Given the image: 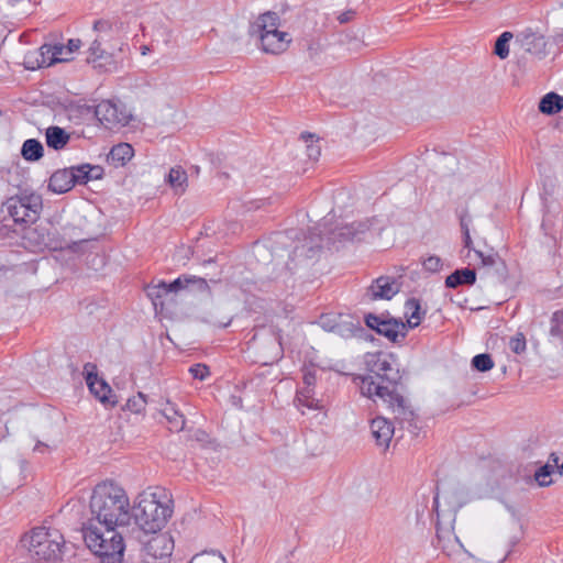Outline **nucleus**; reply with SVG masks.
Wrapping results in <instances>:
<instances>
[{
	"mask_svg": "<svg viewBox=\"0 0 563 563\" xmlns=\"http://www.w3.org/2000/svg\"><path fill=\"white\" fill-rule=\"evenodd\" d=\"M91 518L102 527H125L130 523V503L123 488L112 482L98 484L90 497Z\"/></svg>",
	"mask_w": 563,
	"mask_h": 563,
	"instance_id": "1",
	"label": "nucleus"
},
{
	"mask_svg": "<svg viewBox=\"0 0 563 563\" xmlns=\"http://www.w3.org/2000/svg\"><path fill=\"white\" fill-rule=\"evenodd\" d=\"M119 527H102L95 522L84 526V540L87 548L98 556L102 563H121L125 550L123 536Z\"/></svg>",
	"mask_w": 563,
	"mask_h": 563,
	"instance_id": "2",
	"label": "nucleus"
},
{
	"mask_svg": "<svg viewBox=\"0 0 563 563\" xmlns=\"http://www.w3.org/2000/svg\"><path fill=\"white\" fill-rule=\"evenodd\" d=\"M172 503L170 498L162 503L156 493L140 494L130 509L131 518H134L135 523L145 533H156L165 527L172 517Z\"/></svg>",
	"mask_w": 563,
	"mask_h": 563,
	"instance_id": "3",
	"label": "nucleus"
},
{
	"mask_svg": "<svg viewBox=\"0 0 563 563\" xmlns=\"http://www.w3.org/2000/svg\"><path fill=\"white\" fill-rule=\"evenodd\" d=\"M362 395L368 398L378 397L391 410L401 429L413 437L419 434L421 429L419 419L400 393L389 391L388 387L375 385L373 380L366 379L362 386Z\"/></svg>",
	"mask_w": 563,
	"mask_h": 563,
	"instance_id": "4",
	"label": "nucleus"
},
{
	"mask_svg": "<svg viewBox=\"0 0 563 563\" xmlns=\"http://www.w3.org/2000/svg\"><path fill=\"white\" fill-rule=\"evenodd\" d=\"M29 552L30 559L41 562H55L62 556L65 544L63 534L56 529L45 527L34 528L21 540Z\"/></svg>",
	"mask_w": 563,
	"mask_h": 563,
	"instance_id": "5",
	"label": "nucleus"
},
{
	"mask_svg": "<svg viewBox=\"0 0 563 563\" xmlns=\"http://www.w3.org/2000/svg\"><path fill=\"white\" fill-rule=\"evenodd\" d=\"M3 207L13 224L24 230L40 219L43 199L40 194L23 190L8 198Z\"/></svg>",
	"mask_w": 563,
	"mask_h": 563,
	"instance_id": "6",
	"label": "nucleus"
},
{
	"mask_svg": "<svg viewBox=\"0 0 563 563\" xmlns=\"http://www.w3.org/2000/svg\"><path fill=\"white\" fill-rule=\"evenodd\" d=\"M247 352L253 362L261 365L277 363L284 356L280 331L272 327H262L247 343Z\"/></svg>",
	"mask_w": 563,
	"mask_h": 563,
	"instance_id": "7",
	"label": "nucleus"
},
{
	"mask_svg": "<svg viewBox=\"0 0 563 563\" xmlns=\"http://www.w3.org/2000/svg\"><path fill=\"white\" fill-rule=\"evenodd\" d=\"M366 365L369 374L361 378V390L363 383L369 379L375 385L388 387L389 391L399 393L398 385L401 382L402 375L391 355L373 354L366 361Z\"/></svg>",
	"mask_w": 563,
	"mask_h": 563,
	"instance_id": "8",
	"label": "nucleus"
},
{
	"mask_svg": "<svg viewBox=\"0 0 563 563\" xmlns=\"http://www.w3.org/2000/svg\"><path fill=\"white\" fill-rule=\"evenodd\" d=\"M365 324L377 334L385 336L393 343L400 342L407 335V325L401 319L385 318L374 313H367Z\"/></svg>",
	"mask_w": 563,
	"mask_h": 563,
	"instance_id": "9",
	"label": "nucleus"
},
{
	"mask_svg": "<svg viewBox=\"0 0 563 563\" xmlns=\"http://www.w3.org/2000/svg\"><path fill=\"white\" fill-rule=\"evenodd\" d=\"M86 373V383L90 393L103 405L114 407L118 402L115 395L112 394L111 387L107 382L98 376L96 365L87 363L84 367Z\"/></svg>",
	"mask_w": 563,
	"mask_h": 563,
	"instance_id": "10",
	"label": "nucleus"
},
{
	"mask_svg": "<svg viewBox=\"0 0 563 563\" xmlns=\"http://www.w3.org/2000/svg\"><path fill=\"white\" fill-rule=\"evenodd\" d=\"M95 114L98 120L109 128L115 125H126L130 121V115L124 109H120L119 106L110 100L101 101L95 110Z\"/></svg>",
	"mask_w": 563,
	"mask_h": 563,
	"instance_id": "11",
	"label": "nucleus"
},
{
	"mask_svg": "<svg viewBox=\"0 0 563 563\" xmlns=\"http://www.w3.org/2000/svg\"><path fill=\"white\" fill-rule=\"evenodd\" d=\"M400 284L394 277L379 276L367 288L371 300H390L400 290Z\"/></svg>",
	"mask_w": 563,
	"mask_h": 563,
	"instance_id": "12",
	"label": "nucleus"
},
{
	"mask_svg": "<svg viewBox=\"0 0 563 563\" xmlns=\"http://www.w3.org/2000/svg\"><path fill=\"white\" fill-rule=\"evenodd\" d=\"M174 550V540L168 533H159L153 537L145 545L144 556H153L158 560L169 561Z\"/></svg>",
	"mask_w": 563,
	"mask_h": 563,
	"instance_id": "13",
	"label": "nucleus"
},
{
	"mask_svg": "<svg viewBox=\"0 0 563 563\" xmlns=\"http://www.w3.org/2000/svg\"><path fill=\"white\" fill-rule=\"evenodd\" d=\"M302 240L292 250L294 258H313L322 247L320 233L311 231L308 235L302 233Z\"/></svg>",
	"mask_w": 563,
	"mask_h": 563,
	"instance_id": "14",
	"label": "nucleus"
},
{
	"mask_svg": "<svg viewBox=\"0 0 563 563\" xmlns=\"http://www.w3.org/2000/svg\"><path fill=\"white\" fill-rule=\"evenodd\" d=\"M369 225L367 221H358V222H352L347 223L341 227L335 228L331 231V238L333 242H347V241H355L361 240L362 236L368 231Z\"/></svg>",
	"mask_w": 563,
	"mask_h": 563,
	"instance_id": "15",
	"label": "nucleus"
},
{
	"mask_svg": "<svg viewBox=\"0 0 563 563\" xmlns=\"http://www.w3.org/2000/svg\"><path fill=\"white\" fill-rule=\"evenodd\" d=\"M261 46L265 53L280 54L285 52L291 42L287 32H266L260 35Z\"/></svg>",
	"mask_w": 563,
	"mask_h": 563,
	"instance_id": "16",
	"label": "nucleus"
},
{
	"mask_svg": "<svg viewBox=\"0 0 563 563\" xmlns=\"http://www.w3.org/2000/svg\"><path fill=\"white\" fill-rule=\"evenodd\" d=\"M333 333L340 335L343 339L356 336L362 338L365 333V329L356 318L350 314H340Z\"/></svg>",
	"mask_w": 563,
	"mask_h": 563,
	"instance_id": "17",
	"label": "nucleus"
},
{
	"mask_svg": "<svg viewBox=\"0 0 563 563\" xmlns=\"http://www.w3.org/2000/svg\"><path fill=\"white\" fill-rule=\"evenodd\" d=\"M372 435L379 446L387 448L393 438L395 428L393 423L384 417H376L371 422Z\"/></svg>",
	"mask_w": 563,
	"mask_h": 563,
	"instance_id": "18",
	"label": "nucleus"
},
{
	"mask_svg": "<svg viewBox=\"0 0 563 563\" xmlns=\"http://www.w3.org/2000/svg\"><path fill=\"white\" fill-rule=\"evenodd\" d=\"M74 186V176L69 168L58 169L49 177L48 189L55 194H65Z\"/></svg>",
	"mask_w": 563,
	"mask_h": 563,
	"instance_id": "19",
	"label": "nucleus"
},
{
	"mask_svg": "<svg viewBox=\"0 0 563 563\" xmlns=\"http://www.w3.org/2000/svg\"><path fill=\"white\" fill-rule=\"evenodd\" d=\"M280 18L276 12L267 11L261 14L252 25V31L262 35L266 32H279Z\"/></svg>",
	"mask_w": 563,
	"mask_h": 563,
	"instance_id": "20",
	"label": "nucleus"
},
{
	"mask_svg": "<svg viewBox=\"0 0 563 563\" xmlns=\"http://www.w3.org/2000/svg\"><path fill=\"white\" fill-rule=\"evenodd\" d=\"M476 255L481 258L482 265L485 267L495 268L496 283H504L507 277V269L505 262L498 256L497 253L485 255L481 251H475Z\"/></svg>",
	"mask_w": 563,
	"mask_h": 563,
	"instance_id": "21",
	"label": "nucleus"
},
{
	"mask_svg": "<svg viewBox=\"0 0 563 563\" xmlns=\"http://www.w3.org/2000/svg\"><path fill=\"white\" fill-rule=\"evenodd\" d=\"M133 147L128 143L114 145L107 156L108 163L114 167L124 166L133 156Z\"/></svg>",
	"mask_w": 563,
	"mask_h": 563,
	"instance_id": "22",
	"label": "nucleus"
},
{
	"mask_svg": "<svg viewBox=\"0 0 563 563\" xmlns=\"http://www.w3.org/2000/svg\"><path fill=\"white\" fill-rule=\"evenodd\" d=\"M476 282V272L471 268L455 269L445 278L448 288H456L462 285H474Z\"/></svg>",
	"mask_w": 563,
	"mask_h": 563,
	"instance_id": "23",
	"label": "nucleus"
},
{
	"mask_svg": "<svg viewBox=\"0 0 563 563\" xmlns=\"http://www.w3.org/2000/svg\"><path fill=\"white\" fill-rule=\"evenodd\" d=\"M161 412L168 421L172 431L179 432L184 430L186 423L185 416L168 399L166 400L165 407L161 409Z\"/></svg>",
	"mask_w": 563,
	"mask_h": 563,
	"instance_id": "24",
	"label": "nucleus"
},
{
	"mask_svg": "<svg viewBox=\"0 0 563 563\" xmlns=\"http://www.w3.org/2000/svg\"><path fill=\"white\" fill-rule=\"evenodd\" d=\"M45 137L47 146L55 151L63 150L70 140L69 133L56 125L46 129Z\"/></svg>",
	"mask_w": 563,
	"mask_h": 563,
	"instance_id": "25",
	"label": "nucleus"
},
{
	"mask_svg": "<svg viewBox=\"0 0 563 563\" xmlns=\"http://www.w3.org/2000/svg\"><path fill=\"white\" fill-rule=\"evenodd\" d=\"M67 48L63 45H43L41 47V54L43 57V64H47V66L55 64L67 62L71 59V55H66Z\"/></svg>",
	"mask_w": 563,
	"mask_h": 563,
	"instance_id": "26",
	"label": "nucleus"
},
{
	"mask_svg": "<svg viewBox=\"0 0 563 563\" xmlns=\"http://www.w3.org/2000/svg\"><path fill=\"white\" fill-rule=\"evenodd\" d=\"M87 63L103 73H113L119 68L113 55L107 51H100L96 57H87Z\"/></svg>",
	"mask_w": 563,
	"mask_h": 563,
	"instance_id": "27",
	"label": "nucleus"
},
{
	"mask_svg": "<svg viewBox=\"0 0 563 563\" xmlns=\"http://www.w3.org/2000/svg\"><path fill=\"white\" fill-rule=\"evenodd\" d=\"M196 285L199 289L208 288L207 282L205 278L190 276V275H181L172 283L167 284V289L169 294L178 292L181 289L188 288L189 285Z\"/></svg>",
	"mask_w": 563,
	"mask_h": 563,
	"instance_id": "28",
	"label": "nucleus"
},
{
	"mask_svg": "<svg viewBox=\"0 0 563 563\" xmlns=\"http://www.w3.org/2000/svg\"><path fill=\"white\" fill-rule=\"evenodd\" d=\"M405 308L407 317V322L405 323L407 328H417L426 314V311H421L420 301L416 298H410L406 301Z\"/></svg>",
	"mask_w": 563,
	"mask_h": 563,
	"instance_id": "29",
	"label": "nucleus"
},
{
	"mask_svg": "<svg viewBox=\"0 0 563 563\" xmlns=\"http://www.w3.org/2000/svg\"><path fill=\"white\" fill-rule=\"evenodd\" d=\"M522 45L525 49L534 55L544 54L547 42L543 35L527 32L523 34Z\"/></svg>",
	"mask_w": 563,
	"mask_h": 563,
	"instance_id": "30",
	"label": "nucleus"
},
{
	"mask_svg": "<svg viewBox=\"0 0 563 563\" xmlns=\"http://www.w3.org/2000/svg\"><path fill=\"white\" fill-rule=\"evenodd\" d=\"M21 155L25 161L36 162L44 155V147L36 139H27L22 144Z\"/></svg>",
	"mask_w": 563,
	"mask_h": 563,
	"instance_id": "31",
	"label": "nucleus"
},
{
	"mask_svg": "<svg viewBox=\"0 0 563 563\" xmlns=\"http://www.w3.org/2000/svg\"><path fill=\"white\" fill-rule=\"evenodd\" d=\"M146 295L152 300L155 310L159 309L163 310L164 308V298L169 295V291L167 289V283L159 282L156 285H148L146 287Z\"/></svg>",
	"mask_w": 563,
	"mask_h": 563,
	"instance_id": "32",
	"label": "nucleus"
},
{
	"mask_svg": "<svg viewBox=\"0 0 563 563\" xmlns=\"http://www.w3.org/2000/svg\"><path fill=\"white\" fill-rule=\"evenodd\" d=\"M563 109V97L555 92L547 93L539 103V110L545 114H555Z\"/></svg>",
	"mask_w": 563,
	"mask_h": 563,
	"instance_id": "33",
	"label": "nucleus"
},
{
	"mask_svg": "<svg viewBox=\"0 0 563 563\" xmlns=\"http://www.w3.org/2000/svg\"><path fill=\"white\" fill-rule=\"evenodd\" d=\"M296 404L298 408L305 407L313 410L322 408L319 400L313 398L311 388H303L299 390L296 396Z\"/></svg>",
	"mask_w": 563,
	"mask_h": 563,
	"instance_id": "34",
	"label": "nucleus"
},
{
	"mask_svg": "<svg viewBox=\"0 0 563 563\" xmlns=\"http://www.w3.org/2000/svg\"><path fill=\"white\" fill-rule=\"evenodd\" d=\"M187 174L186 172L180 167V166H176V167H173L170 170H169V174H168V184L176 190V191H180V192H184L185 191V186L187 184Z\"/></svg>",
	"mask_w": 563,
	"mask_h": 563,
	"instance_id": "35",
	"label": "nucleus"
},
{
	"mask_svg": "<svg viewBox=\"0 0 563 563\" xmlns=\"http://www.w3.org/2000/svg\"><path fill=\"white\" fill-rule=\"evenodd\" d=\"M189 563H227V560L218 551H203L194 555Z\"/></svg>",
	"mask_w": 563,
	"mask_h": 563,
	"instance_id": "36",
	"label": "nucleus"
},
{
	"mask_svg": "<svg viewBox=\"0 0 563 563\" xmlns=\"http://www.w3.org/2000/svg\"><path fill=\"white\" fill-rule=\"evenodd\" d=\"M314 135L311 133H301L300 139L306 143L307 156L312 161H318L321 154V147L318 140L313 141Z\"/></svg>",
	"mask_w": 563,
	"mask_h": 563,
	"instance_id": "37",
	"label": "nucleus"
},
{
	"mask_svg": "<svg viewBox=\"0 0 563 563\" xmlns=\"http://www.w3.org/2000/svg\"><path fill=\"white\" fill-rule=\"evenodd\" d=\"M512 38V33L504 32L499 35L495 43L494 53L501 59H505L509 55L508 43Z\"/></svg>",
	"mask_w": 563,
	"mask_h": 563,
	"instance_id": "38",
	"label": "nucleus"
},
{
	"mask_svg": "<svg viewBox=\"0 0 563 563\" xmlns=\"http://www.w3.org/2000/svg\"><path fill=\"white\" fill-rule=\"evenodd\" d=\"M550 335L563 340V309L552 314L550 320Z\"/></svg>",
	"mask_w": 563,
	"mask_h": 563,
	"instance_id": "39",
	"label": "nucleus"
},
{
	"mask_svg": "<svg viewBox=\"0 0 563 563\" xmlns=\"http://www.w3.org/2000/svg\"><path fill=\"white\" fill-rule=\"evenodd\" d=\"M146 404V395L143 394L142 391H139L135 396L128 399L125 406L130 411L134 413H141L145 410Z\"/></svg>",
	"mask_w": 563,
	"mask_h": 563,
	"instance_id": "40",
	"label": "nucleus"
},
{
	"mask_svg": "<svg viewBox=\"0 0 563 563\" xmlns=\"http://www.w3.org/2000/svg\"><path fill=\"white\" fill-rule=\"evenodd\" d=\"M472 366L478 372H487L494 367V361L489 354L482 353L473 357Z\"/></svg>",
	"mask_w": 563,
	"mask_h": 563,
	"instance_id": "41",
	"label": "nucleus"
},
{
	"mask_svg": "<svg viewBox=\"0 0 563 563\" xmlns=\"http://www.w3.org/2000/svg\"><path fill=\"white\" fill-rule=\"evenodd\" d=\"M93 31L97 35H103L106 42L113 33V24L109 20H97L93 23Z\"/></svg>",
	"mask_w": 563,
	"mask_h": 563,
	"instance_id": "42",
	"label": "nucleus"
},
{
	"mask_svg": "<svg viewBox=\"0 0 563 563\" xmlns=\"http://www.w3.org/2000/svg\"><path fill=\"white\" fill-rule=\"evenodd\" d=\"M69 170H71V176H74V185H86L90 180L89 173L87 168H84V164L71 166Z\"/></svg>",
	"mask_w": 563,
	"mask_h": 563,
	"instance_id": "43",
	"label": "nucleus"
},
{
	"mask_svg": "<svg viewBox=\"0 0 563 563\" xmlns=\"http://www.w3.org/2000/svg\"><path fill=\"white\" fill-rule=\"evenodd\" d=\"M509 347L516 354H521L525 352L527 347L525 335L522 333H518L512 336L509 341Z\"/></svg>",
	"mask_w": 563,
	"mask_h": 563,
	"instance_id": "44",
	"label": "nucleus"
},
{
	"mask_svg": "<svg viewBox=\"0 0 563 563\" xmlns=\"http://www.w3.org/2000/svg\"><path fill=\"white\" fill-rule=\"evenodd\" d=\"M339 318H340V314H331V313L321 314L320 319H319V324L325 331L333 332Z\"/></svg>",
	"mask_w": 563,
	"mask_h": 563,
	"instance_id": "45",
	"label": "nucleus"
},
{
	"mask_svg": "<svg viewBox=\"0 0 563 563\" xmlns=\"http://www.w3.org/2000/svg\"><path fill=\"white\" fill-rule=\"evenodd\" d=\"M470 221H471V219H467L466 216H462L460 219V224H461V229L463 232L464 247H466L468 250H473V241H472V238L470 234V228H468Z\"/></svg>",
	"mask_w": 563,
	"mask_h": 563,
	"instance_id": "46",
	"label": "nucleus"
},
{
	"mask_svg": "<svg viewBox=\"0 0 563 563\" xmlns=\"http://www.w3.org/2000/svg\"><path fill=\"white\" fill-rule=\"evenodd\" d=\"M551 473L552 466L549 464L543 465L534 473V479L540 486H548L551 484V481H548L547 478L551 475Z\"/></svg>",
	"mask_w": 563,
	"mask_h": 563,
	"instance_id": "47",
	"label": "nucleus"
},
{
	"mask_svg": "<svg viewBox=\"0 0 563 563\" xmlns=\"http://www.w3.org/2000/svg\"><path fill=\"white\" fill-rule=\"evenodd\" d=\"M422 266L427 272L437 273L442 268V261L437 255H431L423 260Z\"/></svg>",
	"mask_w": 563,
	"mask_h": 563,
	"instance_id": "48",
	"label": "nucleus"
},
{
	"mask_svg": "<svg viewBox=\"0 0 563 563\" xmlns=\"http://www.w3.org/2000/svg\"><path fill=\"white\" fill-rule=\"evenodd\" d=\"M189 373L199 380L206 379L210 374L208 366L205 364H194L189 367Z\"/></svg>",
	"mask_w": 563,
	"mask_h": 563,
	"instance_id": "49",
	"label": "nucleus"
},
{
	"mask_svg": "<svg viewBox=\"0 0 563 563\" xmlns=\"http://www.w3.org/2000/svg\"><path fill=\"white\" fill-rule=\"evenodd\" d=\"M102 43H104V36L103 35H97L96 38L92 41L90 47L88 48V55L87 57H96L100 54V51H103L101 48Z\"/></svg>",
	"mask_w": 563,
	"mask_h": 563,
	"instance_id": "50",
	"label": "nucleus"
},
{
	"mask_svg": "<svg viewBox=\"0 0 563 563\" xmlns=\"http://www.w3.org/2000/svg\"><path fill=\"white\" fill-rule=\"evenodd\" d=\"M84 168H87L90 180L101 179L103 176V168L99 165L84 164Z\"/></svg>",
	"mask_w": 563,
	"mask_h": 563,
	"instance_id": "51",
	"label": "nucleus"
},
{
	"mask_svg": "<svg viewBox=\"0 0 563 563\" xmlns=\"http://www.w3.org/2000/svg\"><path fill=\"white\" fill-rule=\"evenodd\" d=\"M80 46L81 41L79 38H70L67 43V46H65V48H67L66 55H71L74 52L79 49Z\"/></svg>",
	"mask_w": 563,
	"mask_h": 563,
	"instance_id": "52",
	"label": "nucleus"
},
{
	"mask_svg": "<svg viewBox=\"0 0 563 563\" xmlns=\"http://www.w3.org/2000/svg\"><path fill=\"white\" fill-rule=\"evenodd\" d=\"M303 383L306 384V388H310L316 383V375L312 372H308L303 375Z\"/></svg>",
	"mask_w": 563,
	"mask_h": 563,
	"instance_id": "53",
	"label": "nucleus"
},
{
	"mask_svg": "<svg viewBox=\"0 0 563 563\" xmlns=\"http://www.w3.org/2000/svg\"><path fill=\"white\" fill-rule=\"evenodd\" d=\"M33 451L37 452V453H41V454H45L46 452L49 451V445L44 443V442H42V441H37L36 444L33 448Z\"/></svg>",
	"mask_w": 563,
	"mask_h": 563,
	"instance_id": "54",
	"label": "nucleus"
},
{
	"mask_svg": "<svg viewBox=\"0 0 563 563\" xmlns=\"http://www.w3.org/2000/svg\"><path fill=\"white\" fill-rule=\"evenodd\" d=\"M353 15H354L353 11H346V12H343L342 14H340L338 19H339L340 23H346L352 19Z\"/></svg>",
	"mask_w": 563,
	"mask_h": 563,
	"instance_id": "55",
	"label": "nucleus"
},
{
	"mask_svg": "<svg viewBox=\"0 0 563 563\" xmlns=\"http://www.w3.org/2000/svg\"><path fill=\"white\" fill-rule=\"evenodd\" d=\"M142 563H170L169 561L158 560L153 556H143Z\"/></svg>",
	"mask_w": 563,
	"mask_h": 563,
	"instance_id": "56",
	"label": "nucleus"
},
{
	"mask_svg": "<svg viewBox=\"0 0 563 563\" xmlns=\"http://www.w3.org/2000/svg\"><path fill=\"white\" fill-rule=\"evenodd\" d=\"M433 507H434V510L437 512V517L439 519L441 514H440V509H439V494L438 493L435 494V496L433 498Z\"/></svg>",
	"mask_w": 563,
	"mask_h": 563,
	"instance_id": "57",
	"label": "nucleus"
},
{
	"mask_svg": "<svg viewBox=\"0 0 563 563\" xmlns=\"http://www.w3.org/2000/svg\"><path fill=\"white\" fill-rule=\"evenodd\" d=\"M150 52V47L146 45L141 46V53L142 55H146Z\"/></svg>",
	"mask_w": 563,
	"mask_h": 563,
	"instance_id": "58",
	"label": "nucleus"
},
{
	"mask_svg": "<svg viewBox=\"0 0 563 563\" xmlns=\"http://www.w3.org/2000/svg\"><path fill=\"white\" fill-rule=\"evenodd\" d=\"M289 233L291 239H298V234L294 230H291Z\"/></svg>",
	"mask_w": 563,
	"mask_h": 563,
	"instance_id": "59",
	"label": "nucleus"
},
{
	"mask_svg": "<svg viewBox=\"0 0 563 563\" xmlns=\"http://www.w3.org/2000/svg\"><path fill=\"white\" fill-rule=\"evenodd\" d=\"M559 472H560V474L563 473V464L561 466H559Z\"/></svg>",
	"mask_w": 563,
	"mask_h": 563,
	"instance_id": "60",
	"label": "nucleus"
}]
</instances>
